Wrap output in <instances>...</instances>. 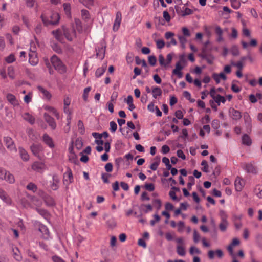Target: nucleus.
<instances>
[{"instance_id":"13","label":"nucleus","mask_w":262,"mask_h":262,"mask_svg":"<svg viewBox=\"0 0 262 262\" xmlns=\"http://www.w3.org/2000/svg\"><path fill=\"white\" fill-rule=\"evenodd\" d=\"M239 243V240L237 238H235L232 240V243L228 246L227 249L232 257H234L235 256V254L233 252V247L238 245Z\"/></svg>"},{"instance_id":"26","label":"nucleus","mask_w":262,"mask_h":262,"mask_svg":"<svg viewBox=\"0 0 262 262\" xmlns=\"http://www.w3.org/2000/svg\"><path fill=\"white\" fill-rule=\"evenodd\" d=\"M242 144L247 146H250L252 144V140L247 134H244L242 137Z\"/></svg>"},{"instance_id":"36","label":"nucleus","mask_w":262,"mask_h":262,"mask_svg":"<svg viewBox=\"0 0 262 262\" xmlns=\"http://www.w3.org/2000/svg\"><path fill=\"white\" fill-rule=\"evenodd\" d=\"M177 252L178 255L181 256H184L185 255L186 252L184 248L182 245H178L177 246Z\"/></svg>"},{"instance_id":"11","label":"nucleus","mask_w":262,"mask_h":262,"mask_svg":"<svg viewBox=\"0 0 262 262\" xmlns=\"http://www.w3.org/2000/svg\"><path fill=\"white\" fill-rule=\"evenodd\" d=\"M39 231L42 234V237L45 239L50 238V232L47 227L42 224L39 225Z\"/></svg>"},{"instance_id":"57","label":"nucleus","mask_w":262,"mask_h":262,"mask_svg":"<svg viewBox=\"0 0 262 262\" xmlns=\"http://www.w3.org/2000/svg\"><path fill=\"white\" fill-rule=\"evenodd\" d=\"M189 252L191 255H193L194 253H196L198 254L201 253L200 250L194 246H191L190 248Z\"/></svg>"},{"instance_id":"3","label":"nucleus","mask_w":262,"mask_h":262,"mask_svg":"<svg viewBox=\"0 0 262 262\" xmlns=\"http://www.w3.org/2000/svg\"><path fill=\"white\" fill-rule=\"evenodd\" d=\"M0 179L2 180L6 181L10 184H13L15 182L13 175L3 168H0Z\"/></svg>"},{"instance_id":"44","label":"nucleus","mask_w":262,"mask_h":262,"mask_svg":"<svg viewBox=\"0 0 262 262\" xmlns=\"http://www.w3.org/2000/svg\"><path fill=\"white\" fill-rule=\"evenodd\" d=\"M80 3L82 4L87 8H90L94 4V0H78Z\"/></svg>"},{"instance_id":"4","label":"nucleus","mask_w":262,"mask_h":262,"mask_svg":"<svg viewBox=\"0 0 262 262\" xmlns=\"http://www.w3.org/2000/svg\"><path fill=\"white\" fill-rule=\"evenodd\" d=\"M0 199L7 206H13L14 202L8 193L0 187Z\"/></svg>"},{"instance_id":"64","label":"nucleus","mask_w":262,"mask_h":262,"mask_svg":"<svg viewBox=\"0 0 262 262\" xmlns=\"http://www.w3.org/2000/svg\"><path fill=\"white\" fill-rule=\"evenodd\" d=\"M52 259L53 262H65L62 258L57 255L53 256L52 257Z\"/></svg>"},{"instance_id":"23","label":"nucleus","mask_w":262,"mask_h":262,"mask_svg":"<svg viewBox=\"0 0 262 262\" xmlns=\"http://www.w3.org/2000/svg\"><path fill=\"white\" fill-rule=\"evenodd\" d=\"M22 117L24 120L31 124H33L35 123V118L28 113H25L23 114Z\"/></svg>"},{"instance_id":"58","label":"nucleus","mask_w":262,"mask_h":262,"mask_svg":"<svg viewBox=\"0 0 262 262\" xmlns=\"http://www.w3.org/2000/svg\"><path fill=\"white\" fill-rule=\"evenodd\" d=\"M177 227H178V231L179 232H182L185 228L184 222L183 221H180L177 224Z\"/></svg>"},{"instance_id":"61","label":"nucleus","mask_w":262,"mask_h":262,"mask_svg":"<svg viewBox=\"0 0 262 262\" xmlns=\"http://www.w3.org/2000/svg\"><path fill=\"white\" fill-rule=\"evenodd\" d=\"M110 130L112 132H115L117 129V125L116 123L113 121L110 122Z\"/></svg>"},{"instance_id":"37","label":"nucleus","mask_w":262,"mask_h":262,"mask_svg":"<svg viewBox=\"0 0 262 262\" xmlns=\"http://www.w3.org/2000/svg\"><path fill=\"white\" fill-rule=\"evenodd\" d=\"M254 193L259 199H262V186L257 185L255 187Z\"/></svg>"},{"instance_id":"31","label":"nucleus","mask_w":262,"mask_h":262,"mask_svg":"<svg viewBox=\"0 0 262 262\" xmlns=\"http://www.w3.org/2000/svg\"><path fill=\"white\" fill-rule=\"evenodd\" d=\"M51 61L52 64V66H61L62 64L61 60L56 55H53L51 57Z\"/></svg>"},{"instance_id":"49","label":"nucleus","mask_w":262,"mask_h":262,"mask_svg":"<svg viewBox=\"0 0 262 262\" xmlns=\"http://www.w3.org/2000/svg\"><path fill=\"white\" fill-rule=\"evenodd\" d=\"M193 12V10L185 7H183L182 16H184L192 14Z\"/></svg>"},{"instance_id":"40","label":"nucleus","mask_w":262,"mask_h":262,"mask_svg":"<svg viewBox=\"0 0 262 262\" xmlns=\"http://www.w3.org/2000/svg\"><path fill=\"white\" fill-rule=\"evenodd\" d=\"M228 226V222L227 221H221L219 224V228L222 232H225Z\"/></svg>"},{"instance_id":"56","label":"nucleus","mask_w":262,"mask_h":262,"mask_svg":"<svg viewBox=\"0 0 262 262\" xmlns=\"http://www.w3.org/2000/svg\"><path fill=\"white\" fill-rule=\"evenodd\" d=\"M201 165L203 166L202 168V170L205 172H208V165L207 162L206 160H203L201 162Z\"/></svg>"},{"instance_id":"39","label":"nucleus","mask_w":262,"mask_h":262,"mask_svg":"<svg viewBox=\"0 0 262 262\" xmlns=\"http://www.w3.org/2000/svg\"><path fill=\"white\" fill-rule=\"evenodd\" d=\"M213 100L218 104V105H220L221 102L224 103L226 102L225 97L219 94L216 95Z\"/></svg>"},{"instance_id":"51","label":"nucleus","mask_w":262,"mask_h":262,"mask_svg":"<svg viewBox=\"0 0 262 262\" xmlns=\"http://www.w3.org/2000/svg\"><path fill=\"white\" fill-rule=\"evenodd\" d=\"M232 7L234 9H238L240 7V2L238 0H230Z\"/></svg>"},{"instance_id":"55","label":"nucleus","mask_w":262,"mask_h":262,"mask_svg":"<svg viewBox=\"0 0 262 262\" xmlns=\"http://www.w3.org/2000/svg\"><path fill=\"white\" fill-rule=\"evenodd\" d=\"M189 182L187 183V187L188 189H191L192 186L194 185V178L193 176H189L188 177Z\"/></svg>"},{"instance_id":"24","label":"nucleus","mask_w":262,"mask_h":262,"mask_svg":"<svg viewBox=\"0 0 262 262\" xmlns=\"http://www.w3.org/2000/svg\"><path fill=\"white\" fill-rule=\"evenodd\" d=\"M19 153L21 158L24 161H27L29 159V156L28 152L22 147L19 148Z\"/></svg>"},{"instance_id":"17","label":"nucleus","mask_w":262,"mask_h":262,"mask_svg":"<svg viewBox=\"0 0 262 262\" xmlns=\"http://www.w3.org/2000/svg\"><path fill=\"white\" fill-rule=\"evenodd\" d=\"M229 114L233 120H237L242 117L241 113L233 108H231L229 110Z\"/></svg>"},{"instance_id":"2","label":"nucleus","mask_w":262,"mask_h":262,"mask_svg":"<svg viewBox=\"0 0 262 262\" xmlns=\"http://www.w3.org/2000/svg\"><path fill=\"white\" fill-rule=\"evenodd\" d=\"M50 18V20H49L45 15H41V18L45 26L57 24L60 19V16L57 12H52Z\"/></svg>"},{"instance_id":"62","label":"nucleus","mask_w":262,"mask_h":262,"mask_svg":"<svg viewBox=\"0 0 262 262\" xmlns=\"http://www.w3.org/2000/svg\"><path fill=\"white\" fill-rule=\"evenodd\" d=\"M154 206L159 209L161 207V201L160 199H154L152 201Z\"/></svg>"},{"instance_id":"25","label":"nucleus","mask_w":262,"mask_h":262,"mask_svg":"<svg viewBox=\"0 0 262 262\" xmlns=\"http://www.w3.org/2000/svg\"><path fill=\"white\" fill-rule=\"evenodd\" d=\"M152 91V97L156 99L158 96H160L162 95V92L161 89L158 86L155 87H152L151 88Z\"/></svg>"},{"instance_id":"47","label":"nucleus","mask_w":262,"mask_h":262,"mask_svg":"<svg viewBox=\"0 0 262 262\" xmlns=\"http://www.w3.org/2000/svg\"><path fill=\"white\" fill-rule=\"evenodd\" d=\"M45 202L47 206H52L55 205V201L54 199L51 196H48L45 198Z\"/></svg>"},{"instance_id":"27","label":"nucleus","mask_w":262,"mask_h":262,"mask_svg":"<svg viewBox=\"0 0 262 262\" xmlns=\"http://www.w3.org/2000/svg\"><path fill=\"white\" fill-rule=\"evenodd\" d=\"M45 109L46 110L48 111L50 113H52V114H53L57 119H60L59 114L58 113L56 109L54 107L50 106H46L45 107Z\"/></svg>"},{"instance_id":"19","label":"nucleus","mask_w":262,"mask_h":262,"mask_svg":"<svg viewBox=\"0 0 262 262\" xmlns=\"http://www.w3.org/2000/svg\"><path fill=\"white\" fill-rule=\"evenodd\" d=\"M27 135L29 138L32 141H35L38 139L39 134L37 132L34 131L33 129L29 128L27 130Z\"/></svg>"},{"instance_id":"9","label":"nucleus","mask_w":262,"mask_h":262,"mask_svg":"<svg viewBox=\"0 0 262 262\" xmlns=\"http://www.w3.org/2000/svg\"><path fill=\"white\" fill-rule=\"evenodd\" d=\"M122 20V14L119 11L116 13V18L113 24V30L114 32L118 30Z\"/></svg>"},{"instance_id":"21","label":"nucleus","mask_w":262,"mask_h":262,"mask_svg":"<svg viewBox=\"0 0 262 262\" xmlns=\"http://www.w3.org/2000/svg\"><path fill=\"white\" fill-rule=\"evenodd\" d=\"M243 118L244 119L245 123L247 128L251 129L252 127V119L247 112L244 113Z\"/></svg>"},{"instance_id":"34","label":"nucleus","mask_w":262,"mask_h":262,"mask_svg":"<svg viewBox=\"0 0 262 262\" xmlns=\"http://www.w3.org/2000/svg\"><path fill=\"white\" fill-rule=\"evenodd\" d=\"M245 170L248 173H256V169L255 167L252 164L250 163L246 165Z\"/></svg>"},{"instance_id":"28","label":"nucleus","mask_w":262,"mask_h":262,"mask_svg":"<svg viewBox=\"0 0 262 262\" xmlns=\"http://www.w3.org/2000/svg\"><path fill=\"white\" fill-rule=\"evenodd\" d=\"M187 60V56L184 54H181L179 56V61H178L175 66H181L182 64L186 63Z\"/></svg>"},{"instance_id":"20","label":"nucleus","mask_w":262,"mask_h":262,"mask_svg":"<svg viewBox=\"0 0 262 262\" xmlns=\"http://www.w3.org/2000/svg\"><path fill=\"white\" fill-rule=\"evenodd\" d=\"M45 165L42 162H35L32 165V168L33 170L37 171H40L41 170L45 169Z\"/></svg>"},{"instance_id":"5","label":"nucleus","mask_w":262,"mask_h":262,"mask_svg":"<svg viewBox=\"0 0 262 262\" xmlns=\"http://www.w3.org/2000/svg\"><path fill=\"white\" fill-rule=\"evenodd\" d=\"M176 55L173 53H171L167 55L166 59H165L163 55L159 56V62L160 66H167L171 63V60L173 59H177Z\"/></svg>"},{"instance_id":"63","label":"nucleus","mask_w":262,"mask_h":262,"mask_svg":"<svg viewBox=\"0 0 262 262\" xmlns=\"http://www.w3.org/2000/svg\"><path fill=\"white\" fill-rule=\"evenodd\" d=\"M157 47L158 49H162L165 46V42L163 40L160 39L156 41Z\"/></svg>"},{"instance_id":"30","label":"nucleus","mask_w":262,"mask_h":262,"mask_svg":"<svg viewBox=\"0 0 262 262\" xmlns=\"http://www.w3.org/2000/svg\"><path fill=\"white\" fill-rule=\"evenodd\" d=\"M36 210L40 215L43 216L45 219H47L49 217V212L46 209L36 208Z\"/></svg>"},{"instance_id":"41","label":"nucleus","mask_w":262,"mask_h":262,"mask_svg":"<svg viewBox=\"0 0 262 262\" xmlns=\"http://www.w3.org/2000/svg\"><path fill=\"white\" fill-rule=\"evenodd\" d=\"M16 58L13 54H11L9 56H7L5 58L6 62L8 64H11L15 61Z\"/></svg>"},{"instance_id":"8","label":"nucleus","mask_w":262,"mask_h":262,"mask_svg":"<svg viewBox=\"0 0 262 262\" xmlns=\"http://www.w3.org/2000/svg\"><path fill=\"white\" fill-rule=\"evenodd\" d=\"M4 141L7 148L10 151H16L15 145L12 139L9 137H5Z\"/></svg>"},{"instance_id":"42","label":"nucleus","mask_w":262,"mask_h":262,"mask_svg":"<svg viewBox=\"0 0 262 262\" xmlns=\"http://www.w3.org/2000/svg\"><path fill=\"white\" fill-rule=\"evenodd\" d=\"M37 47L38 45L36 41H31L30 42V53H36Z\"/></svg>"},{"instance_id":"46","label":"nucleus","mask_w":262,"mask_h":262,"mask_svg":"<svg viewBox=\"0 0 262 262\" xmlns=\"http://www.w3.org/2000/svg\"><path fill=\"white\" fill-rule=\"evenodd\" d=\"M26 188L33 192H35L37 190V186L33 183H29L26 186Z\"/></svg>"},{"instance_id":"54","label":"nucleus","mask_w":262,"mask_h":262,"mask_svg":"<svg viewBox=\"0 0 262 262\" xmlns=\"http://www.w3.org/2000/svg\"><path fill=\"white\" fill-rule=\"evenodd\" d=\"M136 63L138 65L147 66L146 61L144 59H140L139 57H135Z\"/></svg>"},{"instance_id":"1","label":"nucleus","mask_w":262,"mask_h":262,"mask_svg":"<svg viewBox=\"0 0 262 262\" xmlns=\"http://www.w3.org/2000/svg\"><path fill=\"white\" fill-rule=\"evenodd\" d=\"M52 34L58 41L61 42L63 41V36L70 41H72L76 36V32L74 28H67L64 26L53 31Z\"/></svg>"},{"instance_id":"60","label":"nucleus","mask_w":262,"mask_h":262,"mask_svg":"<svg viewBox=\"0 0 262 262\" xmlns=\"http://www.w3.org/2000/svg\"><path fill=\"white\" fill-rule=\"evenodd\" d=\"M230 52L234 56H237L239 54L238 48L237 46H234L230 49Z\"/></svg>"},{"instance_id":"38","label":"nucleus","mask_w":262,"mask_h":262,"mask_svg":"<svg viewBox=\"0 0 262 262\" xmlns=\"http://www.w3.org/2000/svg\"><path fill=\"white\" fill-rule=\"evenodd\" d=\"M202 57L204 59L206 60L208 63H213L214 57L211 55H207L205 53H202Z\"/></svg>"},{"instance_id":"48","label":"nucleus","mask_w":262,"mask_h":262,"mask_svg":"<svg viewBox=\"0 0 262 262\" xmlns=\"http://www.w3.org/2000/svg\"><path fill=\"white\" fill-rule=\"evenodd\" d=\"M63 6L66 14L68 17H70L71 16V7L70 4L64 3Z\"/></svg>"},{"instance_id":"29","label":"nucleus","mask_w":262,"mask_h":262,"mask_svg":"<svg viewBox=\"0 0 262 262\" xmlns=\"http://www.w3.org/2000/svg\"><path fill=\"white\" fill-rule=\"evenodd\" d=\"M215 32L216 35H217V38L216 39L217 41L221 42L223 40V31L222 29L217 26L215 27Z\"/></svg>"},{"instance_id":"33","label":"nucleus","mask_w":262,"mask_h":262,"mask_svg":"<svg viewBox=\"0 0 262 262\" xmlns=\"http://www.w3.org/2000/svg\"><path fill=\"white\" fill-rule=\"evenodd\" d=\"M184 67H176V68L173 70V74L177 75L179 78L182 77V73L181 70Z\"/></svg>"},{"instance_id":"59","label":"nucleus","mask_w":262,"mask_h":262,"mask_svg":"<svg viewBox=\"0 0 262 262\" xmlns=\"http://www.w3.org/2000/svg\"><path fill=\"white\" fill-rule=\"evenodd\" d=\"M7 71L9 77L13 79L14 78V71L13 67H8Z\"/></svg>"},{"instance_id":"6","label":"nucleus","mask_w":262,"mask_h":262,"mask_svg":"<svg viewBox=\"0 0 262 262\" xmlns=\"http://www.w3.org/2000/svg\"><path fill=\"white\" fill-rule=\"evenodd\" d=\"M30 149L32 154L40 158V154L43 150V146L40 144H33L30 146Z\"/></svg>"},{"instance_id":"43","label":"nucleus","mask_w":262,"mask_h":262,"mask_svg":"<svg viewBox=\"0 0 262 262\" xmlns=\"http://www.w3.org/2000/svg\"><path fill=\"white\" fill-rule=\"evenodd\" d=\"M106 71V67H101L98 68L96 71L95 75L97 77L101 76Z\"/></svg>"},{"instance_id":"7","label":"nucleus","mask_w":262,"mask_h":262,"mask_svg":"<svg viewBox=\"0 0 262 262\" xmlns=\"http://www.w3.org/2000/svg\"><path fill=\"white\" fill-rule=\"evenodd\" d=\"M63 183L69 185L73 181V176L71 169L68 167L67 171L63 174Z\"/></svg>"},{"instance_id":"16","label":"nucleus","mask_w":262,"mask_h":262,"mask_svg":"<svg viewBox=\"0 0 262 262\" xmlns=\"http://www.w3.org/2000/svg\"><path fill=\"white\" fill-rule=\"evenodd\" d=\"M37 89L42 94V98L43 99H46L47 100H50L51 99L52 95L48 91H47V90H46L41 86H38Z\"/></svg>"},{"instance_id":"50","label":"nucleus","mask_w":262,"mask_h":262,"mask_svg":"<svg viewBox=\"0 0 262 262\" xmlns=\"http://www.w3.org/2000/svg\"><path fill=\"white\" fill-rule=\"evenodd\" d=\"M91 90V88L90 86L86 87L84 89L82 97H83V100L85 101H88V95H89V93L90 92Z\"/></svg>"},{"instance_id":"18","label":"nucleus","mask_w":262,"mask_h":262,"mask_svg":"<svg viewBox=\"0 0 262 262\" xmlns=\"http://www.w3.org/2000/svg\"><path fill=\"white\" fill-rule=\"evenodd\" d=\"M29 62L31 66H36L38 63V58L36 53H29Z\"/></svg>"},{"instance_id":"53","label":"nucleus","mask_w":262,"mask_h":262,"mask_svg":"<svg viewBox=\"0 0 262 262\" xmlns=\"http://www.w3.org/2000/svg\"><path fill=\"white\" fill-rule=\"evenodd\" d=\"M178 38L182 47L183 48H184L185 46V44L187 42V39L186 38V37L183 36L182 35H179Z\"/></svg>"},{"instance_id":"52","label":"nucleus","mask_w":262,"mask_h":262,"mask_svg":"<svg viewBox=\"0 0 262 262\" xmlns=\"http://www.w3.org/2000/svg\"><path fill=\"white\" fill-rule=\"evenodd\" d=\"M69 161L74 164H76L78 162L77 156L73 153H71L69 156Z\"/></svg>"},{"instance_id":"14","label":"nucleus","mask_w":262,"mask_h":262,"mask_svg":"<svg viewBox=\"0 0 262 262\" xmlns=\"http://www.w3.org/2000/svg\"><path fill=\"white\" fill-rule=\"evenodd\" d=\"M234 185L237 191H241L245 185V181L242 178L237 177L235 180Z\"/></svg>"},{"instance_id":"35","label":"nucleus","mask_w":262,"mask_h":262,"mask_svg":"<svg viewBox=\"0 0 262 262\" xmlns=\"http://www.w3.org/2000/svg\"><path fill=\"white\" fill-rule=\"evenodd\" d=\"M251 58L249 56L245 57L242 58V60L238 62L236 66H243L244 64H249L251 62Z\"/></svg>"},{"instance_id":"45","label":"nucleus","mask_w":262,"mask_h":262,"mask_svg":"<svg viewBox=\"0 0 262 262\" xmlns=\"http://www.w3.org/2000/svg\"><path fill=\"white\" fill-rule=\"evenodd\" d=\"M81 16L83 20L88 21L90 19V14L88 10L83 9L81 10Z\"/></svg>"},{"instance_id":"15","label":"nucleus","mask_w":262,"mask_h":262,"mask_svg":"<svg viewBox=\"0 0 262 262\" xmlns=\"http://www.w3.org/2000/svg\"><path fill=\"white\" fill-rule=\"evenodd\" d=\"M6 98L7 101L14 107L19 105V101L14 95L8 93L6 95Z\"/></svg>"},{"instance_id":"12","label":"nucleus","mask_w":262,"mask_h":262,"mask_svg":"<svg viewBox=\"0 0 262 262\" xmlns=\"http://www.w3.org/2000/svg\"><path fill=\"white\" fill-rule=\"evenodd\" d=\"M42 141L50 148H53L54 147L55 145L52 138L47 133H45L43 135Z\"/></svg>"},{"instance_id":"10","label":"nucleus","mask_w":262,"mask_h":262,"mask_svg":"<svg viewBox=\"0 0 262 262\" xmlns=\"http://www.w3.org/2000/svg\"><path fill=\"white\" fill-rule=\"evenodd\" d=\"M43 117L46 122L49 124L51 128L53 130L55 129L56 128V123L54 119L47 113H44Z\"/></svg>"},{"instance_id":"22","label":"nucleus","mask_w":262,"mask_h":262,"mask_svg":"<svg viewBox=\"0 0 262 262\" xmlns=\"http://www.w3.org/2000/svg\"><path fill=\"white\" fill-rule=\"evenodd\" d=\"M12 254L13 257L18 261L22 259V256L19 249L17 247H14L12 249Z\"/></svg>"},{"instance_id":"32","label":"nucleus","mask_w":262,"mask_h":262,"mask_svg":"<svg viewBox=\"0 0 262 262\" xmlns=\"http://www.w3.org/2000/svg\"><path fill=\"white\" fill-rule=\"evenodd\" d=\"M96 51L97 57L100 59H102L104 57L105 48L102 47L98 50H97Z\"/></svg>"}]
</instances>
